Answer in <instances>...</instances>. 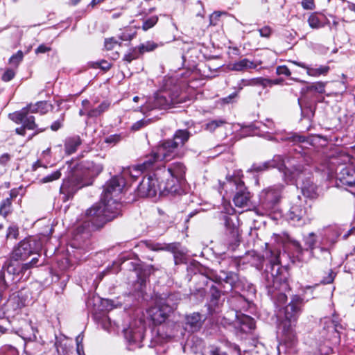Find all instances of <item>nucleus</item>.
I'll return each instance as SVG.
<instances>
[{
    "label": "nucleus",
    "mask_w": 355,
    "mask_h": 355,
    "mask_svg": "<svg viewBox=\"0 0 355 355\" xmlns=\"http://www.w3.org/2000/svg\"><path fill=\"white\" fill-rule=\"evenodd\" d=\"M222 15H226V13L219 11H216L213 12L209 17L210 25L216 26L218 24L220 17H221Z\"/></svg>",
    "instance_id": "nucleus-54"
},
{
    "label": "nucleus",
    "mask_w": 355,
    "mask_h": 355,
    "mask_svg": "<svg viewBox=\"0 0 355 355\" xmlns=\"http://www.w3.org/2000/svg\"><path fill=\"white\" fill-rule=\"evenodd\" d=\"M162 46V44H158L153 41H147L145 43L141 44L137 46L141 55L146 52H151L155 51L159 46Z\"/></svg>",
    "instance_id": "nucleus-39"
},
{
    "label": "nucleus",
    "mask_w": 355,
    "mask_h": 355,
    "mask_svg": "<svg viewBox=\"0 0 355 355\" xmlns=\"http://www.w3.org/2000/svg\"><path fill=\"white\" fill-rule=\"evenodd\" d=\"M155 148L162 160L169 161L178 155L179 148L169 139L162 141Z\"/></svg>",
    "instance_id": "nucleus-14"
},
{
    "label": "nucleus",
    "mask_w": 355,
    "mask_h": 355,
    "mask_svg": "<svg viewBox=\"0 0 355 355\" xmlns=\"http://www.w3.org/2000/svg\"><path fill=\"white\" fill-rule=\"evenodd\" d=\"M223 220L224 221L226 233L232 239H236L238 236V227L235 225L232 218L227 215H223Z\"/></svg>",
    "instance_id": "nucleus-32"
},
{
    "label": "nucleus",
    "mask_w": 355,
    "mask_h": 355,
    "mask_svg": "<svg viewBox=\"0 0 355 355\" xmlns=\"http://www.w3.org/2000/svg\"><path fill=\"white\" fill-rule=\"evenodd\" d=\"M284 181L288 183L295 182L300 185L303 195L309 198L317 197V186L313 182L312 169L310 166L301 164L293 166L291 169L285 168L283 172Z\"/></svg>",
    "instance_id": "nucleus-4"
},
{
    "label": "nucleus",
    "mask_w": 355,
    "mask_h": 355,
    "mask_svg": "<svg viewBox=\"0 0 355 355\" xmlns=\"http://www.w3.org/2000/svg\"><path fill=\"white\" fill-rule=\"evenodd\" d=\"M191 134L187 130H178L173 135L172 142H175V146L179 148L182 147L189 139Z\"/></svg>",
    "instance_id": "nucleus-27"
},
{
    "label": "nucleus",
    "mask_w": 355,
    "mask_h": 355,
    "mask_svg": "<svg viewBox=\"0 0 355 355\" xmlns=\"http://www.w3.org/2000/svg\"><path fill=\"white\" fill-rule=\"evenodd\" d=\"M340 230L338 227L331 229L330 232L325 237V245L333 246L336 242L337 239L340 236Z\"/></svg>",
    "instance_id": "nucleus-37"
},
{
    "label": "nucleus",
    "mask_w": 355,
    "mask_h": 355,
    "mask_svg": "<svg viewBox=\"0 0 355 355\" xmlns=\"http://www.w3.org/2000/svg\"><path fill=\"white\" fill-rule=\"evenodd\" d=\"M125 187V182L119 177L112 178L103 187V191L99 202L105 214L114 215V218L121 215V204L118 196Z\"/></svg>",
    "instance_id": "nucleus-5"
},
{
    "label": "nucleus",
    "mask_w": 355,
    "mask_h": 355,
    "mask_svg": "<svg viewBox=\"0 0 355 355\" xmlns=\"http://www.w3.org/2000/svg\"><path fill=\"white\" fill-rule=\"evenodd\" d=\"M61 169H58L51 174L47 175L39 180L40 184H45L57 180L61 178Z\"/></svg>",
    "instance_id": "nucleus-44"
},
{
    "label": "nucleus",
    "mask_w": 355,
    "mask_h": 355,
    "mask_svg": "<svg viewBox=\"0 0 355 355\" xmlns=\"http://www.w3.org/2000/svg\"><path fill=\"white\" fill-rule=\"evenodd\" d=\"M205 318L198 313L194 312L185 316V329L191 332L198 331L202 327Z\"/></svg>",
    "instance_id": "nucleus-19"
},
{
    "label": "nucleus",
    "mask_w": 355,
    "mask_h": 355,
    "mask_svg": "<svg viewBox=\"0 0 355 355\" xmlns=\"http://www.w3.org/2000/svg\"><path fill=\"white\" fill-rule=\"evenodd\" d=\"M304 244L306 247V250H311V253H313V250L315 249V246L317 243L316 236L313 232L309 233L307 236L304 238Z\"/></svg>",
    "instance_id": "nucleus-40"
},
{
    "label": "nucleus",
    "mask_w": 355,
    "mask_h": 355,
    "mask_svg": "<svg viewBox=\"0 0 355 355\" xmlns=\"http://www.w3.org/2000/svg\"><path fill=\"white\" fill-rule=\"evenodd\" d=\"M318 284L314 286H306L302 288L303 293L302 295H293L291 302L284 309V318L280 324V328L282 329L283 334L288 338L291 339L294 336V328L297 320L302 312V308L304 304L305 295L310 291L311 296L307 298L306 301L313 298V289L318 286Z\"/></svg>",
    "instance_id": "nucleus-3"
},
{
    "label": "nucleus",
    "mask_w": 355,
    "mask_h": 355,
    "mask_svg": "<svg viewBox=\"0 0 355 355\" xmlns=\"http://www.w3.org/2000/svg\"><path fill=\"white\" fill-rule=\"evenodd\" d=\"M239 353L240 349L236 345H228L224 347H215L210 351L211 355H236Z\"/></svg>",
    "instance_id": "nucleus-28"
},
{
    "label": "nucleus",
    "mask_w": 355,
    "mask_h": 355,
    "mask_svg": "<svg viewBox=\"0 0 355 355\" xmlns=\"http://www.w3.org/2000/svg\"><path fill=\"white\" fill-rule=\"evenodd\" d=\"M143 171H144V169L141 168L140 164H138L124 168L120 175H116L113 178L119 177L122 178L125 180L126 186L129 183V179L132 180V181L136 180L137 178L141 175Z\"/></svg>",
    "instance_id": "nucleus-20"
},
{
    "label": "nucleus",
    "mask_w": 355,
    "mask_h": 355,
    "mask_svg": "<svg viewBox=\"0 0 355 355\" xmlns=\"http://www.w3.org/2000/svg\"><path fill=\"white\" fill-rule=\"evenodd\" d=\"M104 211L99 202L87 209L84 215L83 227L89 231L96 230L114 219V215L105 214Z\"/></svg>",
    "instance_id": "nucleus-8"
},
{
    "label": "nucleus",
    "mask_w": 355,
    "mask_h": 355,
    "mask_svg": "<svg viewBox=\"0 0 355 355\" xmlns=\"http://www.w3.org/2000/svg\"><path fill=\"white\" fill-rule=\"evenodd\" d=\"M82 105L84 109L87 111V118L92 119L101 116L103 113L108 110L110 106V103L107 101H104L97 107L90 108L89 101L85 99L82 101Z\"/></svg>",
    "instance_id": "nucleus-17"
},
{
    "label": "nucleus",
    "mask_w": 355,
    "mask_h": 355,
    "mask_svg": "<svg viewBox=\"0 0 355 355\" xmlns=\"http://www.w3.org/2000/svg\"><path fill=\"white\" fill-rule=\"evenodd\" d=\"M187 250L182 248L178 252L173 254L174 263L175 265L182 264L186 261Z\"/></svg>",
    "instance_id": "nucleus-47"
},
{
    "label": "nucleus",
    "mask_w": 355,
    "mask_h": 355,
    "mask_svg": "<svg viewBox=\"0 0 355 355\" xmlns=\"http://www.w3.org/2000/svg\"><path fill=\"white\" fill-rule=\"evenodd\" d=\"M171 313L170 308L164 306L162 300H155V305L148 310V313L155 324L164 322Z\"/></svg>",
    "instance_id": "nucleus-12"
},
{
    "label": "nucleus",
    "mask_w": 355,
    "mask_h": 355,
    "mask_svg": "<svg viewBox=\"0 0 355 355\" xmlns=\"http://www.w3.org/2000/svg\"><path fill=\"white\" fill-rule=\"evenodd\" d=\"M18 263H14L12 261H6L1 270H0V288L2 289H5L8 286V282L6 279V272L9 276L13 275L16 273L17 266Z\"/></svg>",
    "instance_id": "nucleus-22"
},
{
    "label": "nucleus",
    "mask_w": 355,
    "mask_h": 355,
    "mask_svg": "<svg viewBox=\"0 0 355 355\" xmlns=\"http://www.w3.org/2000/svg\"><path fill=\"white\" fill-rule=\"evenodd\" d=\"M159 170L160 173L168 174L178 182H180L184 179L187 168L183 163L177 162L170 164L167 169L163 168Z\"/></svg>",
    "instance_id": "nucleus-16"
},
{
    "label": "nucleus",
    "mask_w": 355,
    "mask_h": 355,
    "mask_svg": "<svg viewBox=\"0 0 355 355\" xmlns=\"http://www.w3.org/2000/svg\"><path fill=\"white\" fill-rule=\"evenodd\" d=\"M82 141L79 136L68 137L64 141L65 153L70 155L74 153L77 148L81 145Z\"/></svg>",
    "instance_id": "nucleus-29"
},
{
    "label": "nucleus",
    "mask_w": 355,
    "mask_h": 355,
    "mask_svg": "<svg viewBox=\"0 0 355 355\" xmlns=\"http://www.w3.org/2000/svg\"><path fill=\"white\" fill-rule=\"evenodd\" d=\"M35 119L33 116L28 114L27 112H26L24 121H23L22 125L26 128V129L35 130L28 139H31L33 136L45 130V128H37V125L35 123Z\"/></svg>",
    "instance_id": "nucleus-31"
},
{
    "label": "nucleus",
    "mask_w": 355,
    "mask_h": 355,
    "mask_svg": "<svg viewBox=\"0 0 355 355\" xmlns=\"http://www.w3.org/2000/svg\"><path fill=\"white\" fill-rule=\"evenodd\" d=\"M156 300H162L164 306L170 308V311L172 312L180 300V297L179 293H170L168 295H162L157 297Z\"/></svg>",
    "instance_id": "nucleus-26"
},
{
    "label": "nucleus",
    "mask_w": 355,
    "mask_h": 355,
    "mask_svg": "<svg viewBox=\"0 0 355 355\" xmlns=\"http://www.w3.org/2000/svg\"><path fill=\"white\" fill-rule=\"evenodd\" d=\"M161 160L162 159L157 153L156 148H154L151 153L145 157L144 161L140 164V166L144 171L151 170L153 169L156 164Z\"/></svg>",
    "instance_id": "nucleus-25"
},
{
    "label": "nucleus",
    "mask_w": 355,
    "mask_h": 355,
    "mask_svg": "<svg viewBox=\"0 0 355 355\" xmlns=\"http://www.w3.org/2000/svg\"><path fill=\"white\" fill-rule=\"evenodd\" d=\"M10 330V322L7 318L0 319V334L8 333Z\"/></svg>",
    "instance_id": "nucleus-51"
},
{
    "label": "nucleus",
    "mask_w": 355,
    "mask_h": 355,
    "mask_svg": "<svg viewBox=\"0 0 355 355\" xmlns=\"http://www.w3.org/2000/svg\"><path fill=\"white\" fill-rule=\"evenodd\" d=\"M11 198H7L3 200L0 204V215L6 217L8 214L11 212Z\"/></svg>",
    "instance_id": "nucleus-43"
},
{
    "label": "nucleus",
    "mask_w": 355,
    "mask_h": 355,
    "mask_svg": "<svg viewBox=\"0 0 355 355\" xmlns=\"http://www.w3.org/2000/svg\"><path fill=\"white\" fill-rule=\"evenodd\" d=\"M290 62L297 67L305 69L306 70L307 75L309 76L318 77L321 75L326 76L330 70V67L326 65H322L318 68H313L310 67L309 65L304 62H298L296 60Z\"/></svg>",
    "instance_id": "nucleus-21"
},
{
    "label": "nucleus",
    "mask_w": 355,
    "mask_h": 355,
    "mask_svg": "<svg viewBox=\"0 0 355 355\" xmlns=\"http://www.w3.org/2000/svg\"><path fill=\"white\" fill-rule=\"evenodd\" d=\"M325 83L322 82H317L313 83L309 87L310 90H314L318 93L322 94L324 92Z\"/></svg>",
    "instance_id": "nucleus-56"
},
{
    "label": "nucleus",
    "mask_w": 355,
    "mask_h": 355,
    "mask_svg": "<svg viewBox=\"0 0 355 355\" xmlns=\"http://www.w3.org/2000/svg\"><path fill=\"white\" fill-rule=\"evenodd\" d=\"M37 112L44 114L48 112V104L46 101L37 102Z\"/></svg>",
    "instance_id": "nucleus-60"
},
{
    "label": "nucleus",
    "mask_w": 355,
    "mask_h": 355,
    "mask_svg": "<svg viewBox=\"0 0 355 355\" xmlns=\"http://www.w3.org/2000/svg\"><path fill=\"white\" fill-rule=\"evenodd\" d=\"M184 102L176 87L172 89L165 88L156 92L141 106V112L146 114L155 110H168L176 104Z\"/></svg>",
    "instance_id": "nucleus-6"
},
{
    "label": "nucleus",
    "mask_w": 355,
    "mask_h": 355,
    "mask_svg": "<svg viewBox=\"0 0 355 355\" xmlns=\"http://www.w3.org/2000/svg\"><path fill=\"white\" fill-rule=\"evenodd\" d=\"M121 137L120 135H112L105 138V141L107 144L115 145L121 141Z\"/></svg>",
    "instance_id": "nucleus-59"
},
{
    "label": "nucleus",
    "mask_w": 355,
    "mask_h": 355,
    "mask_svg": "<svg viewBox=\"0 0 355 355\" xmlns=\"http://www.w3.org/2000/svg\"><path fill=\"white\" fill-rule=\"evenodd\" d=\"M19 235V229L16 225L10 226L6 233L7 239H16Z\"/></svg>",
    "instance_id": "nucleus-52"
},
{
    "label": "nucleus",
    "mask_w": 355,
    "mask_h": 355,
    "mask_svg": "<svg viewBox=\"0 0 355 355\" xmlns=\"http://www.w3.org/2000/svg\"><path fill=\"white\" fill-rule=\"evenodd\" d=\"M15 75V72L14 70L11 69H7L1 76V79L5 82H8L11 80Z\"/></svg>",
    "instance_id": "nucleus-58"
},
{
    "label": "nucleus",
    "mask_w": 355,
    "mask_h": 355,
    "mask_svg": "<svg viewBox=\"0 0 355 355\" xmlns=\"http://www.w3.org/2000/svg\"><path fill=\"white\" fill-rule=\"evenodd\" d=\"M234 186L236 187V193L233 198L235 206L238 207H246L250 205L251 194L245 187L244 182L236 178L227 177V182H224L221 187H227V186Z\"/></svg>",
    "instance_id": "nucleus-10"
},
{
    "label": "nucleus",
    "mask_w": 355,
    "mask_h": 355,
    "mask_svg": "<svg viewBox=\"0 0 355 355\" xmlns=\"http://www.w3.org/2000/svg\"><path fill=\"white\" fill-rule=\"evenodd\" d=\"M124 335L130 344H137L143 338V331L141 329L137 330L128 329L125 330Z\"/></svg>",
    "instance_id": "nucleus-33"
},
{
    "label": "nucleus",
    "mask_w": 355,
    "mask_h": 355,
    "mask_svg": "<svg viewBox=\"0 0 355 355\" xmlns=\"http://www.w3.org/2000/svg\"><path fill=\"white\" fill-rule=\"evenodd\" d=\"M112 64L105 60H102L100 62H96L94 64V67L100 68L104 71H107L110 69Z\"/></svg>",
    "instance_id": "nucleus-57"
},
{
    "label": "nucleus",
    "mask_w": 355,
    "mask_h": 355,
    "mask_svg": "<svg viewBox=\"0 0 355 355\" xmlns=\"http://www.w3.org/2000/svg\"><path fill=\"white\" fill-rule=\"evenodd\" d=\"M26 110H21L19 112H16L9 114V118L17 124L22 123L24 121Z\"/></svg>",
    "instance_id": "nucleus-46"
},
{
    "label": "nucleus",
    "mask_w": 355,
    "mask_h": 355,
    "mask_svg": "<svg viewBox=\"0 0 355 355\" xmlns=\"http://www.w3.org/2000/svg\"><path fill=\"white\" fill-rule=\"evenodd\" d=\"M276 73L277 75H285L289 76L291 75L290 69L286 66H278L276 69Z\"/></svg>",
    "instance_id": "nucleus-61"
},
{
    "label": "nucleus",
    "mask_w": 355,
    "mask_h": 355,
    "mask_svg": "<svg viewBox=\"0 0 355 355\" xmlns=\"http://www.w3.org/2000/svg\"><path fill=\"white\" fill-rule=\"evenodd\" d=\"M257 66L258 64H257L256 62L250 61L247 58H244L237 62H235L232 64V69L234 71H241L246 69H256Z\"/></svg>",
    "instance_id": "nucleus-34"
},
{
    "label": "nucleus",
    "mask_w": 355,
    "mask_h": 355,
    "mask_svg": "<svg viewBox=\"0 0 355 355\" xmlns=\"http://www.w3.org/2000/svg\"><path fill=\"white\" fill-rule=\"evenodd\" d=\"M227 122L224 119H215L208 121L205 124V130L210 132H213L218 128L223 126L226 124Z\"/></svg>",
    "instance_id": "nucleus-41"
},
{
    "label": "nucleus",
    "mask_w": 355,
    "mask_h": 355,
    "mask_svg": "<svg viewBox=\"0 0 355 355\" xmlns=\"http://www.w3.org/2000/svg\"><path fill=\"white\" fill-rule=\"evenodd\" d=\"M324 17V15H319L317 12H313L308 18V24L312 28L318 29L322 28L326 24V23H324L322 21V18ZM328 23L329 21L327 20V24Z\"/></svg>",
    "instance_id": "nucleus-35"
},
{
    "label": "nucleus",
    "mask_w": 355,
    "mask_h": 355,
    "mask_svg": "<svg viewBox=\"0 0 355 355\" xmlns=\"http://www.w3.org/2000/svg\"><path fill=\"white\" fill-rule=\"evenodd\" d=\"M24 53L21 51H18L15 54L12 55L9 59V64L17 67L19 63L22 61Z\"/></svg>",
    "instance_id": "nucleus-48"
},
{
    "label": "nucleus",
    "mask_w": 355,
    "mask_h": 355,
    "mask_svg": "<svg viewBox=\"0 0 355 355\" xmlns=\"http://www.w3.org/2000/svg\"><path fill=\"white\" fill-rule=\"evenodd\" d=\"M284 185L276 184L263 189L259 195V202L266 210L272 209L282 198Z\"/></svg>",
    "instance_id": "nucleus-11"
},
{
    "label": "nucleus",
    "mask_w": 355,
    "mask_h": 355,
    "mask_svg": "<svg viewBox=\"0 0 355 355\" xmlns=\"http://www.w3.org/2000/svg\"><path fill=\"white\" fill-rule=\"evenodd\" d=\"M158 21V17L156 15L151 16L144 20L141 28L143 31H146L153 28Z\"/></svg>",
    "instance_id": "nucleus-45"
},
{
    "label": "nucleus",
    "mask_w": 355,
    "mask_h": 355,
    "mask_svg": "<svg viewBox=\"0 0 355 355\" xmlns=\"http://www.w3.org/2000/svg\"><path fill=\"white\" fill-rule=\"evenodd\" d=\"M42 248L40 242L35 239H25L19 242L11 254L13 261H24L31 255L37 253Z\"/></svg>",
    "instance_id": "nucleus-9"
},
{
    "label": "nucleus",
    "mask_w": 355,
    "mask_h": 355,
    "mask_svg": "<svg viewBox=\"0 0 355 355\" xmlns=\"http://www.w3.org/2000/svg\"><path fill=\"white\" fill-rule=\"evenodd\" d=\"M120 44L118 40L114 37H110L105 40V48L107 51L112 50L116 44Z\"/></svg>",
    "instance_id": "nucleus-55"
},
{
    "label": "nucleus",
    "mask_w": 355,
    "mask_h": 355,
    "mask_svg": "<svg viewBox=\"0 0 355 355\" xmlns=\"http://www.w3.org/2000/svg\"><path fill=\"white\" fill-rule=\"evenodd\" d=\"M211 299L209 304V309H212L213 306H216L218 304L219 299L220 297V291L214 285L210 287Z\"/></svg>",
    "instance_id": "nucleus-42"
},
{
    "label": "nucleus",
    "mask_w": 355,
    "mask_h": 355,
    "mask_svg": "<svg viewBox=\"0 0 355 355\" xmlns=\"http://www.w3.org/2000/svg\"><path fill=\"white\" fill-rule=\"evenodd\" d=\"M237 323L241 330L245 333L250 331L255 328L254 320L247 315H236Z\"/></svg>",
    "instance_id": "nucleus-24"
},
{
    "label": "nucleus",
    "mask_w": 355,
    "mask_h": 355,
    "mask_svg": "<svg viewBox=\"0 0 355 355\" xmlns=\"http://www.w3.org/2000/svg\"><path fill=\"white\" fill-rule=\"evenodd\" d=\"M141 55L138 46H135L130 49L128 51L124 54L123 60L127 63H130L132 61L139 58Z\"/></svg>",
    "instance_id": "nucleus-38"
},
{
    "label": "nucleus",
    "mask_w": 355,
    "mask_h": 355,
    "mask_svg": "<svg viewBox=\"0 0 355 355\" xmlns=\"http://www.w3.org/2000/svg\"><path fill=\"white\" fill-rule=\"evenodd\" d=\"M306 207L302 202L293 204L286 214V218L293 225L301 226L305 223Z\"/></svg>",
    "instance_id": "nucleus-13"
},
{
    "label": "nucleus",
    "mask_w": 355,
    "mask_h": 355,
    "mask_svg": "<svg viewBox=\"0 0 355 355\" xmlns=\"http://www.w3.org/2000/svg\"><path fill=\"white\" fill-rule=\"evenodd\" d=\"M103 169L101 164L91 161H87L73 169L69 178L63 180L60 187V192L64 195L63 200H69L80 189L91 184L92 179L100 174Z\"/></svg>",
    "instance_id": "nucleus-2"
},
{
    "label": "nucleus",
    "mask_w": 355,
    "mask_h": 355,
    "mask_svg": "<svg viewBox=\"0 0 355 355\" xmlns=\"http://www.w3.org/2000/svg\"><path fill=\"white\" fill-rule=\"evenodd\" d=\"M150 121H151L150 119H141V120L135 122V123H133V125L131 127V129L134 131H137V130L141 129L142 128L146 126L147 125H148L150 123Z\"/></svg>",
    "instance_id": "nucleus-53"
},
{
    "label": "nucleus",
    "mask_w": 355,
    "mask_h": 355,
    "mask_svg": "<svg viewBox=\"0 0 355 355\" xmlns=\"http://www.w3.org/2000/svg\"><path fill=\"white\" fill-rule=\"evenodd\" d=\"M275 162V160L273 159L272 161L266 162L261 164H254L248 171L250 172H261L270 168L278 167L279 171L283 170L284 168V171L285 168H286L283 163L280 164L279 165H276Z\"/></svg>",
    "instance_id": "nucleus-30"
},
{
    "label": "nucleus",
    "mask_w": 355,
    "mask_h": 355,
    "mask_svg": "<svg viewBox=\"0 0 355 355\" xmlns=\"http://www.w3.org/2000/svg\"><path fill=\"white\" fill-rule=\"evenodd\" d=\"M160 173L159 170H158L144 177L137 187V193L139 196L153 198L157 193L165 196L168 193L176 191V189H174L175 183L173 180H168L166 182H160Z\"/></svg>",
    "instance_id": "nucleus-7"
},
{
    "label": "nucleus",
    "mask_w": 355,
    "mask_h": 355,
    "mask_svg": "<svg viewBox=\"0 0 355 355\" xmlns=\"http://www.w3.org/2000/svg\"><path fill=\"white\" fill-rule=\"evenodd\" d=\"M216 282L223 284H229L231 289L239 288L240 279L237 273L231 271L221 270L220 274L216 277Z\"/></svg>",
    "instance_id": "nucleus-18"
},
{
    "label": "nucleus",
    "mask_w": 355,
    "mask_h": 355,
    "mask_svg": "<svg viewBox=\"0 0 355 355\" xmlns=\"http://www.w3.org/2000/svg\"><path fill=\"white\" fill-rule=\"evenodd\" d=\"M336 178L343 185L355 187V169L351 166H341L338 169Z\"/></svg>",
    "instance_id": "nucleus-15"
},
{
    "label": "nucleus",
    "mask_w": 355,
    "mask_h": 355,
    "mask_svg": "<svg viewBox=\"0 0 355 355\" xmlns=\"http://www.w3.org/2000/svg\"><path fill=\"white\" fill-rule=\"evenodd\" d=\"M136 35V31H132L130 28H126L124 31L119 35V38L121 41H130Z\"/></svg>",
    "instance_id": "nucleus-49"
},
{
    "label": "nucleus",
    "mask_w": 355,
    "mask_h": 355,
    "mask_svg": "<svg viewBox=\"0 0 355 355\" xmlns=\"http://www.w3.org/2000/svg\"><path fill=\"white\" fill-rule=\"evenodd\" d=\"M335 275H334L333 272L331 270L329 271L328 275L325 277H324L321 282L320 284H329L334 282Z\"/></svg>",
    "instance_id": "nucleus-63"
},
{
    "label": "nucleus",
    "mask_w": 355,
    "mask_h": 355,
    "mask_svg": "<svg viewBox=\"0 0 355 355\" xmlns=\"http://www.w3.org/2000/svg\"><path fill=\"white\" fill-rule=\"evenodd\" d=\"M183 247H182L180 243H164V251H168L171 252L173 254L178 252L180 250H181Z\"/></svg>",
    "instance_id": "nucleus-50"
},
{
    "label": "nucleus",
    "mask_w": 355,
    "mask_h": 355,
    "mask_svg": "<svg viewBox=\"0 0 355 355\" xmlns=\"http://www.w3.org/2000/svg\"><path fill=\"white\" fill-rule=\"evenodd\" d=\"M302 6L305 10H313L315 8L314 0H302Z\"/></svg>",
    "instance_id": "nucleus-62"
},
{
    "label": "nucleus",
    "mask_w": 355,
    "mask_h": 355,
    "mask_svg": "<svg viewBox=\"0 0 355 355\" xmlns=\"http://www.w3.org/2000/svg\"><path fill=\"white\" fill-rule=\"evenodd\" d=\"M258 31L260 35L263 37H269L272 32L271 28L268 26L259 28Z\"/></svg>",
    "instance_id": "nucleus-64"
},
{
    "label": "nucleus",
    "mask_w": 355,
    "mask_h": 355,
    "mask_svg": "<svg viewBox=\"0 0 355 355\" xmlns=\"http://www.w3.org/2000/svg\"><path fill=\"white\" fill-rule=\"evenodd\" d=\"M268 78L262 77L252 78V79H242L238 83L237 88L239 90H241L245 86H262L263 88L268 87L270 83Z\"/></svg>",
    "instance_id": "nucleus-23"
},
{
    "label": "nucleus",
    "mask_w": 355,
    "mask_h": 355,
    "mask_svg": "<svg viewBox=\"0 0 355 355\" xmlns=\"http://www.w3.org/2000/svg\"><path fill=\"white\" fill-rule=\"evenodd\" d=\"M270 253L269 266L265 272V285L268 294L275 297L277 302L281 305L286 302L287 296L284 292L290 289L288 272L280 264L279 253L271 250Z\"/></svg>",
    "instance_id": "nucleus-1"
},
{
    "label": "nucleus",
    "mask_w": 355,
    "mask_h": 355,
    "mask_svg": "<svg viewBox=\"0 0 355 355\" xmlns=\"http://www.w3.org/2000/svg\"><path fill=\"white\" fill-rule=\"evenodd\" d=\"M323 329L327 334H331L334 337L338 336L337 324L331 318H325L321 321Z\"/></svg>",
    "instance_id": "nucleus-36"
}]
</instances>
